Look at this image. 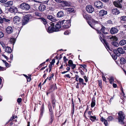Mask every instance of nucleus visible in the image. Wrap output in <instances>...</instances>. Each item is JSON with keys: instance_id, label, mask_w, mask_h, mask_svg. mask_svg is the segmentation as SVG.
<instances>
[{"instance_id": "30", "label": "nucleus", "mask_w": 126, "mask_h": 126, "mask_svg": "<svg viewBox=\"0 0 126 126\" xmlns=\"http://www.w3.org/2000/svg\"><path fill=\"white\" fill-rule=\"evenodd\" d=\"M40 7L41 8L40 10L42 11H44L46 9V7L45 5L42 4H40Z\"/></svg>"}, {"instance_id": "53", "label": "nucleus", "mask_w": 126, "mask_h": 126, "mask_svg": "<svg viewBox=\"0 0 126 126\" xmlns=\"http://www.w3.org/2000/svg\"><path fill=\"white\" fill-rule=\"evenodd\" d=\"M54 0L58 3H61L63 1V0Z\"/></svg>"}, {"instance_id": "2", "label": "nucleus", "mask_w": 126, "mask_h": 126, "mask_svg": "<svg viewBox=\"0 0 126 126\" xmlns=\"http://www.w3.org/2000/svg\"><path fill=\"white\" fill-rule=\"evenodd\" d=\"M118 114L119 115V122L121 124H124V120L125 119V115L124 113L122 111H120L118 113Z\"/></svg>"}, {"instance_id": "16", "label": "nucleus", "mask_w": 126, "mask_h": 126, "mask_svg": "<svg viewBox=\"0 0 126 126\" xmlns=\"http://www.w3.org/2000/svg\"><path fill=\"white\" fill-rule=\"evenodd\" d=\"M118 31V30L115 27L112 28L110 29V33L113 34L117 33Z\"/></svg>"}, {"instance_id": "25", "label": "nucleus", "mask_w": 126, "mask_h": 126, "mask_svg": "<svg viewBox=\"0 0 126 126\" xmlns=\"http://www.w3.org/2000/svg\"><path fill=\"white\" fill-rule=\"evenodd\" d=\"M5 51L8 53H10L12 52V49L11 47H7L5 48Z\"/></svg>"}, {"instance_id": "37", "label": "nucleus", "mask_w": 126, "mask_h": 126, "mask_svg": "<svg viewBox=\"0 0 126 126\" xmlns=\"http://www.w3.org/2000/svg\"><path fill=\"white\" fill-rule=\"evenodd\" d=\"M49 107V110L50 112V114H53V112L52 111V107L50 105H48Z\"/></svg>"}, {"instance_id": "47", "label": "nucleus", "mask_w": 126, "mask_h": 126, "mask_svg": "<svg viewBox=\"0 0 126 126\" xmlns=\"http://www.w3.org/2000/svg\"><path fill=\"white\" fill-rule=\"evenodd\" d=\"M22 99L20 98H18L17 100V101L18 103H20L22 101Z\"/></svg>"}, {"instance_id": "7", "label": "nucleus", "mask_w": 126, "mask_h": 126, "mask_svg": "<svg viewBox=\"0 0 126 126\" xmlns=\"http://www.w3.org/2000/svg\"><path fill=\"white\" fill-rule=\"evenodd\" d=\"M113 52L114 54H117L118 56H119L120 55V54H123L124 52L123 48L121 47L118 48L117 50H114Z\"/></svg>"}, {"instance_id": "21", "label": "nucleus", "mask_w": 126, "mask_h": 126, "mask_svg": "<svg viewBox=\"0 0 126 126\" xmlns=\"http://www.w3.org/2000/svg\"><path fill=\"white\" fill-rule=\"evenodd\" d=\"M83 16L84 18L87 20H90L91 19V16L90 15L84 14H83Z\"/></svg>"}, {"instance_id": "27", "label": "nucleus", "mask_w": 126, "mask_h": 126, "mask_svg": "<svg viewBox=\"0 0 126 126\" xmlns=\"http://www.w3.org/2000/svg\"><path fill=\"white\" fill-rule=\"evenodd\" d=\"M63 9L64 10H67L69 11H70L71 12H72L74 11V9L73 8H63Z\"/></svg>"}, {"instance_id": "59", "label": "nucleus", "mask_w": 126, "mask_h": 126, "mask_svg": "<svg viewBox=\"0 0 126 126\" xmlns=\"http://www.w3.org/2000/svg\"><path fill=\"white\" fill-rule=\"evenodd\" d=\"M84 78L86 82H87L88 81V79H87L86 76H84Z\"/></svg>"}, {"instance_id": "12", "label": "nucleus", "mask_w": 126, "mask_h": 126, "mask_svg": "<svg viewBox=\"0 0 126 126\" xmlns=\"http://www.w3.org/2000/svg\"><path fill=\"white\" fill-rule=\"evenodd\" d=\"M14 23H16L17 24H20L21 21V18L18 16H15L13 19Z\"/></svg>"}, {"instance_id": "14", "label": "nucleus", "mask_w": 126, "mask_h": 126, "mask_svg": "<svg viewBox=\"0 0 126 126\" xmlns=\"http://www.w3.org/2000/svg\"><path fill=\"white\" fill-rule=\"evenodd\" d=\"M47 19L53 22H55L57 20L55 17L51 15H47Z\"/></svg>"}, {"instance_id": "29", "label": "nucleus", "mask_w": 126, "mask_h": 126, "mask_svg": "<svg viewBox=\"0 0 126 126\" xmlns=\"http://www.w3.org/2000/svg\"><path fill=\"white\" fill-rule=\"evenodd\" d=\"M119 43L121 46H123L126 44V40L123 39L122 40L120 41Z\"/></svg>"}, {"instance_id": "24", "label": "nucleus", "mask_w": 126, "mask_h": 126, "mask_svg": "<svg viewBox=\"0 0 126 126\" xmlns=\"http://www.w3.org/2000/svg\"><path fill=\"white\" fill-rule=\"evenodd\" d=\"M13 2L12 1H10L7 2L5 3L6 6L7 7H10L13 4Z\"/></svg>"}, {"instance_id": "51", "label": "nucleus", "mask_w": 126, "mask_h": 126, "mask_svg": "<svg viewBox=\"0 0 126 126\" xmlns=\"http://www.w3.org/2000/svg\"><path fill=\"white\" fill-rule=\"evenodd\" d=\"M117 54H115V55L112 56L113 59L114 60L116 59L117 58Z\"/></svg>"}, {"instance_id": "34", "label": "nucleus", "mask_w": 126, "mask_h": 126, "mask_svg": "<svg viewBox=\"0 0 126 126\" xmlns=\"http://www.w3.org/2000/svg\"><path fill=\"white\" fill-rule=\"evenodd\" d=\"M111 44L115 47H117L119 46L118 44L115 41H113L111 42Z\"/></svg>"}, {"instance_id": "49", "label": "nucleus", "mask_w": 126, "mask_h": 126, "mask_svg": "<svg viewBox=\"0 0 126 126\" xmlns=\"http://www.w3.org/2000/svg\"><path fill=\"white\" fill-rule=\"evenodd\" d=\"M79 82L80 83H82L83 82V80L82 78H79Z\"/></svg>"}, {"instance_id": "36", "label": "nucleus", "mask_w": 126, "mask_h": 126, "mask_svg": "<svg viewBox=\"0 0 126 126\" xmlns=\"http://www.w3.org/2000/svg\"><path fill=\"white\" fill-rule=\"evenodd\" d=\"M68 63V65L67 64L66 65V66L68 65L69 66H71V65L73 64L72 61L71 60H69Z\"/></svg>"}, {"instance_id": "52", "label": "nucleus", "mask_w": 126, "mask_h": 126, "mask_svg": "<svg viewBox=\"0 0 126 126\" xmlns=\"http://www.w3.org/2000/svg\"><path fill=\"white\" fill-rule=\"evenodd\" d=\"M51 87H52V88H53V89H57L56 84L55 85H52L51 86Z\"/></svg>"}, {"instance_id": "5", "label": "nucleus", "mask_w": 126, "mask_h": 126, "mask_svg": "<svg viewBox=\"0 0 126 126\" xmlns=\"http://www.w3.org/2000/svg\"><path fill=\"white\" fill-rule=\"evenodd\" d=\"M51 26H49L48 28V30L47 31L49 33H51L54 32H57L55 28L54 27V24L52 22H51L49 24Z\"/></svg>"}, {"instance_id": "13", "label": "nucleus", "mask_w": 126, "mask_h": 126, "mask_svg": "<svg viewBox=\"0 0 126 126\" xmlns=\"http://www.w3.org/2000/svg\"><path fill=\"white\" fill-rule=\"evenodd\" d=\"M65 21V20H64ZM64 22V23L63 25H62V27L63 28L66 29L69 28L70 26V23L68 21H66Z\"/></svg>"}, {"instance_id": "26", "label": "nucleus", "mask_w": 126, "mask_h": 126, "mask_svg": "<svg viewBox=\"0 0 126 126\" xmlns=\"http://www.w3.org/2000/svg\"><path fill=\"white\" fill-rule=\"evenodd\" d=\"M63 4H64V6H69L70 4V3L69 2L66 1H63H63L62 2Z\"/></svg>"}, {"instance_id": "57", "label": "nucleus", "mask_w": 126, "mask_h": 126, "mask_svg": "<svg viewBox=\"0 0 126 126\" xmlns=\"http://www.w3.org/2000/svg\"><path fill=\"white\" fill-rule=\"evenodd\" d=\"M35 14L36 16H39V13L37 12H35Z\"/></svg>"}, {"instance_id": "56", "label": "nucleus", "mask_w": 126, "mask_h": 126, "mask_svg": "<svg viewBox=\"0 0 126 126\" xmlns=\"http://www.w3.org/2000/svg\"><path fill=\"white\" fill-rule=\"evenodd\" d=\"M69 32L68 31H66L64 32V34L65 35H67L69 34Z\"/></svg>"}, {"instance_id": "15", "label": "nucleus", "mask_w": 126, "mask_h": 126, "mask_svg": "<svg viewBox=\"0 0 126 126\" xmlns=\"http://www.w3.org/2000/svg\"><path fill=\"white\" fill-rule=\"evenodd\" d=\"M9 11L11 13H17L18 11L17 8L14 7H11L9 9Z\"/></svg>"}, {"instance_id": "64", "label": "nucleus", "mask_w": 126, "mask_h": 126, "mask_svg": "<svg viewBox=\"0 0 126 126\" xmlns=\"http://www.w3.org/2000/svg\"><path fill=\"white\" fill-rule=\"evenodd\" d=\"M92 112L91 111H89L88 112V114L89 115V116H91L92 115L91 114V113Z\"/></svg>"}, {"instance_id": "50", "label": "nucleus", "mask_w": 126, "mask_h": 126, "mask_svg": "<svg viewBox=\"0 0 126 126\" xmlns=\"http://www.w3.org/2000/svg\"><path fill=\"white\" fill-rule=\"evenodd\" d=\"M75 77L76 78V80L77 81H78V79L79 78V76L77 75H75Z\"/></svg>"}, {"instance_id": "8", "label": "nucleus", "mask_w": 126, "mask_h": 126, "mask_svg": "<svg viewBox=\"0 0 126 126\" xmlns=\"http://www.w3.org/2000/svg\"><path fill=\"white\" fill-rule=\"evenodd\" d=\"M10 20L8 19L5 16H0V23L2 24L4 22H8Z\"/></svg>"}, {"instance_id": "63", "label": "nucleus", "mask_w": 126, "mask_h": 126, "mask_svg": "<svg viewBox=\"0 0 126 126\" xmlns=\"http://www.w3.org/2000/svg\"><path fill=\"white\" fill-rule=\"evenodd\" d=\"M4 70V68L0 66V71H3Z\"/></svg>"}, {"instance_id": "54", "label": "nucleus", "mask_w": 126, "mask_h": 126, "mask_svg": "<svg viewBox=\"0 0 126 126\" xmlns=\"http://www.w3.org/2000/svg\"><path fill=\"white\" fill-rule=\"evenodd\" d=\"M64 77L65 78L66 77L68 78H70V75L69 74L65 75L64 76Z\"/></svg>"}, {"instance_id": "38", "label": "nucleus", "mask_w": 126, "mask_h": 126, "mask_svg": "<svg viewBox=\"0 0 126 126\" xmlns=\"http://www.w3.org/2000/svg\"><path fill=\"white\" fill-rule=\"evenodd\" d=\"M90 119L92 121H94V120L96 119V117L95 116H90L89 117Z\"/></svg>"}, {"instance_id": "20", "label": "nucleus", "mask_w": 126, "mask_h": 126, "mask_svg": "<svg viewBox=\"0 0 126 126\" xmlns=\"http://www.w3.org/2000/svg\"><path fill=\"white\" fill-rule=\"evenodd\" d=\"M64 15V14L63 11H61L59 12L57 15V16L58 17H61Z\"/></svg>"}, {"instance_id": "3", "label": "nucleus", "mask_w": 126, "mask_h": 126, "mask_svg": "<svg viewBox=\"0 0 126 126\" xmlns=\"http://www.w3.org/2000/svg\"><path fill=\"white\" fill-rule=\"evenodd\" d=\"M32 16L30 15H26L24 16L22 20V24L24 25L27 24L29 21L30 19L32 18Z\"/></svg>"}, {"instance_id": "17", "label": "nucleus", "mask_w": 126, "mask_h": 126, "mask_svg": "<svg viewBox=\"0 0 126 126\" xmlns=\"http://www.w3.org/2000/svg\"><path fill=\"white\" fill-rule=\"evenodd\" d=\"M99 13L100 16H103L107 14V11H105L104 10H102L99 12Z\"/></svg>"}, {"instance_id": "60", "label": "nucleus", "mask_w": 126, "mask_h": 126, "mask_svg": "<svg viewBox=\"0 0 126 126\" xmlns=\"http://www.w3.org/2000/svg\"><path fill=\"white\" fill-rule=\"evenodd\" d=\"M52 64H51V63H50L49 65V68L51 69L52 67Z\"/></svg>"}, {"instance_id": "22", "label": "nucleus", "mask_w": 126, "mask_h": 126, "mask_svg": "<svg viewBox=\"0 0 126 126\" xmlns=\"http://www.w3.org/2000/svg\"><path fill=\"white\" fill-rule=\"evenodd\" d=\"M44 111V104H42V106L41 108V114L40 115V118L42 117L43 115V113Z\"/></svg>"}, {"instance_id": "45", "label": "nucleus", "mask_w": 126, "mask_h": 126, "mask_svg": "<svg viewBox=\"0 0 126 126\" xmlns=\"http://www.w3.org/2000/svg\"><path fill=\"white\" fill-rule=\"evenodd\" d=\"M87 23L92 28H94V26H92V23L90 21H87Z\"/></svg>"}, {"instance_id": "48", "label": "nucleus", "mask_w": 126, "mask_h": 126, "mask_svg": "<svg viewBox=\"0 0 126 126\" xmlns=\"http://www.w3.org/2000/svg\"><path fill=\"white\" fill-rule=\"evenodd\" d=\"M70 66L71 67V68L72 69H74L75 68L76 65L73 64L71 65V66Z\"/></svg>"}, {"instance_id": "1", "label": "nucleus", "mask_w": 126, "mask_h": 126, "mask_svg": "<svg viewBox=\"0 0 126 126\" xmlns=\"http://www.w3.org/2000/svg\"><path fill=\"white\" fill-rule=\"evenodd\" d=\"M97 33L99 34L100 36V39L101 41L104 43V45L107 49L108 48L109 49L110 47L108 43L107 42L106 40L104 39V35L99 31L98 30L97 31Z\"/></svg>"}, {"instance_id": "10", "label": "nucleus", "mask_w": 126, "mask_h": 126, "mask_svg": "<svg viewBox=\"0 0 126 126\" xmlns=\"http://www.w3.org/2000/svg\"><path fill=\"white\" fill-rule=\"evenodd\" d=\"M122 2V0H117L116 1L114 2L113 4L116 7L121 8H122V5L120 2Z\"/></svg>"}, {"instance_id": "18", "label": "nucleus", "mask_w": 126, "mask_h": 126, "mask_svg": "<svg viewBox=\"0 0 126 126\" xmlns=\"http://www.w3.org/2000/svg\"><path fill=\"white\" fill-rule=\"evenodd\" d=\"M6 32L8 34H11L13 32L12 28L11 27L8 26L6 29Z\"/></svg>"}, {"instance_id": "28", "label": "nucleus", "mask_w": 126, "mask_h": 126, "mask_svg": "<svg viewBox=\"0 0 126 126\" xmlns=\"http://www.w3.org/2000/svg\"><path fill=\"white\" fill-rule=\"evenodd\" d=\"M101 120L102 121L104 122L105 126H107L108 122L107 120L104 118L102 117L101 118Z\"/></svg>"}, {"instance_id": "61", "label": "nucleus", "mask_w": 126, "mask_h": 126, "mask_svg": "<svg viewBox=\"0 0 126 126\" xmlns=\"http://www.w3.org/2000/svg\"><path fill=\"white\" fill-rule=\"evenodd\" d=\"M102 81H98V84L100 86H101L102 85Z\"/></svg>"}, {"instance_id": "32", "label": "nucleus", "mask_w": 126, "mask_h": 126, "mask_svg": "<svg viewBox=\"0 0 126 126\" xmlns=\"http://www.w3.org/2000/svg\"><path fill=\"white\" fill-rule=\"evenodd\" d=\"M110 39L111 40L114 41H117L118 40V38L115 36H112L110 38Z\"/></svg>"}, {"instance_id": "42", "label": "nucleus", "mask_w": 126, "mask_h": 126, "mask_svg": "<svg viewBox=\"0 0 126 126\" xmlns=\"http://www.w3.org/2000/svg\"><path fill=\"white\" fill-rule=\"evenodd\" d=\"M24 76H25L26 79H27V81H28L30 82L31 79V78L28 76L26 75H25Z\"/></svg>"}, {"instance_id": "11", "label": "nucleus", "mask_w": 126, "mask_h": 126, "mask_svg": "<svg viewBox=\"0 0 126 126\" xmlns=\"http://www.w3.org/2000/svg\"><path fill=\"white\" fill-rule=\"evenodd\" d=\"M94 6L98 9H101L103 7L102 2L100 1L95 2L94 3Z\"/></svg>"}, {"instance_id": "31", "label": "nucleus", "mask_w": 126, "mask_h": 126, "mask_svg": "<svg viewBox=\"0 0 126 126\" xmlns=\"http://www.w3.org/2000/svg\"><path fill=\"white\" fill-rule=\"evenodd\" d=\"M50 120L49 121V124H51L53 122L54 120L53 115L52 114H50Z\"/></svg>"}, {"instance_id": "41", "label": "nucleus", "mask_w": 126, "mask_h": 126, "mask_svg": "<svg viewBox=\"0 0 126 126\" xmlns=\"http://www.w3.org/2000/svg\"><path fill=\"white\" fill-rule=\"evenodd\" d=\"M107 119L108 121H110L114 119V118L111 116H110Z\"/></svg>"}, {"instance_id": "4", "label": "nucleus", "mask_w": 126, "mask_h": 126, "mask_svg": "<svg viewBox=\"0 0 126 126\" xmlns=\"http://www.w3.org/2000/svg\"><path fill=\"white\" fill-rule=\"evenodd\" d=\"M30 7V5L29 4L25 3H23L20 4L18 7V8L21 9L26 11L29 10Z\"/></svg>"}, {"instance_id": "46", "label": "nucleus", "mask_w": 126, "mask_h": 126, "mask_svg": "<svg viewBox=\"0 0 126 126\" xmlns=\"http://www.w3.org/2000/svg\"><path fill=\"white\" fill-rule=\"evenodd\" d=\"M4 36V34L1 32H0V38H1L3 37Z\"/></svg>"}, {"instance_id": "6", "label": "nucleus", "mask_w": 126, "mask_h": 126, "mask_svg": "<svg viewBox=\"0 0 126 126\" xmlns=\"http://www.w3.org/2000/svg\"><path fill=\"white\" fill-rule=\"evenodd\" d=\"M66 21L63 20L62 21L58 22L54 26L55 29L56 30L57 32L59 31L60 29L62 26V25H63L64 23V22Z\"/></svg>"}, {"instance_id": "39", "label": "nucleus", "mask_w": 126, "mask_h": 126, "mask_svg": "<svg viewBox=\"0 0 126 126\" xmlns=\"http://www.w3.org/2000/svg\"><path fill=\"white\" fill-rule=\"evenodd\" d=\"M110 82V83L112 84L114 81L113 78L112 77H111L109 78V79Z\"/></svg>"}, {"instance_id": "19", "label": "nucleus", "mask_w": 126, "mask_h": 126, "mask_svg": "<svg viewBox=\"0 0 126 126\" xmlns=\"http://www.w3.org/2000/svg\"><path fill=\"white\" fill-rule=\"evenodd\" d=\"M112 13L114 15H118L120 13V12L119 10L117 8L114 9L112 10Z\"/></svg>"}, {"instance_id": "43", "label": "nucleus", "mask_w": 126, "mask_h": 126, "mask_svg": "<svg viewBox=\"0 0 126 126\" xmlns=\"http://www.w3.org/2000/svg\"><path fill=\"white\" fill-rule=\"evenodd\" d=\"M95 105V103L94 101H92L91 104V107L92 108L94 107Z\"/></svg>"}, {"instance_id": "62", "label": "nucleus", "mask_w": 126, "mask_h": 126, "mask_svg": "<svg viewBox=\"0 0 126 126\" xmlns=\"http://www.w3.org/2000/svg\"><path fill=\"white\" fill-rule=\"evenodd\" d=\"M7 0H0V1L2 3H4Z\"/></svg>"}, {"instance_id": "23", "label": "nucleus", "mask_w": 126, "mask_h": 126, "mask_svg": "<svg viewBox=\"0 0 126 126\" xmlns=\"http://www.w3.org/2000/svg\"><path fill=\"white\" fill-rule=\"evenodd\" d=\"M106 29L103 26H102V28L101 29V31L103 32V33L104 34H108V32L106 31Z\"/></svg>"}, {"instance_id": "33", "label": "nucleus", "mask_w": 126, "mask_h": 126, "mask_svg": "<svg viewBox=\"0 0 126 126\" xmlns=\"http://www.w3.org/2000/svg\"><path fill=\"white\" fill-rule=\"evenodd\" d=\"M40 19L41 20V21L44 23L45 25H46L47 22L46 19L43 18H40Z\"/></svg>"}, {"instance_id": "35", "label": "nucleus", "mask_w": 126, "mask_h": 126, "mask_svg": "<svg viewBox=\"0 0 126 126\" xmlns=\"http://www.w3.org/2000/svg\"><path fill=\"white\" fill-rule=\"evenodd\" d=\"M16 41V39L13 38H11L10 40V42L12 44H13L15 43Z\"/></svg>"}, {"instance_id": "40", "label": "nucleus", "mask_w": 126, "mask_h": 126, "mask_svg": "<svg viewBox=\"0 0 126 126\" xmlns=\"http://www.w3.org/2000/svg\"><path fill=\"white\" fill-rule=\"evenodd\" d=\"M120 61L121 62V63L122 64H124L125 63V60L123 58H121L120 59Z\"/></svg>"}, {"instance_id": "58", "label": "nucleus", "mask_w": 126, "mask_h": 126, "mask_svg": "<svg viewBox=\"0 0 126 126\" xmlns=\"http://www.w3.org/2000/svg\"><path fill=\"white\" fill-rule=\"evenodd\" d=\"M79 65L84 68H85L86 67V65L85 64H80Z\"/></svg>"}, {"instance_id": "9", "label": "nucleus", "mask_w": 126, "mask_h": 126, "mask_svg": "<svg viewBox=\"0 0 126 126\" xmlns=\"http://www.w3.org/2000/svg\"><path fill=\"white\" fill-rule=\"evenodd\" d=\"M86 9L87 11L89 13H92L94 10V8L91 5H87L86 7Z\"/></svg>"}, {"instance_id": "44", "label": "nucleus", "mask_w": 126, "mask_h": 126, "mask_svg": "<svg viewBox=\"0 0 126 126\" xmlns=\"http://www.w3.org/2000/svg\"><path fill=\"white\" fill-rule=\"evenodd\" d=\"M92 22L93 24H95L97 23H98V22L95 20L92 19Z\"/></svg>"}, {"instance_id": "55", "label": "nucleus", "mask_w": 126, "mask_h": 126, "mask_svg": "<svg viewBox=\"0 0 126 126\" xmlns=\"http://www.w3.org/2000/svg\"><path fill=\"white\" fill-rule=\"evenodd\" d=\"M121 19L124 21L126 20V16H124L122 17Z\"/></svg>"}]
</instances>
